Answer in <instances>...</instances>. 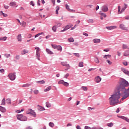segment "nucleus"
I'll use <instances>...</instances> for the list:
<instances>
[{
  "instance_id": "nucleus-37",
  "label": "nucleus",
  "mask_w": 129,
  "mask_h": 129,
  "mask_svg": "<svg viewBox=\"0 0 129 129\" xmlns=\"http://www.w3.org/2000/svg\"><path fill=\"white\" fill-rule=\"evenodd\" d=\"M66 8L67 10H68L69 12H71V9L70 8V6L68 5V4L66 5Z\"/></svg>"
},
{
  "instance_id": "nucleus-26",
  "label": "nucleus",
  "mask_w": 129,
  "mask_h": 129,
  "mask_svg": "<svg viewBox=\"0 0 129 129\" xmlns=\"http://www.w3.org/2000/svg\"><path fill=\"white\" fill-rule=\"evenodd\" d=\"M123 56H129V50H126L123 53Z\"/></svg>"
},
{
  "instance_id": "nucleus-27",
  "label": "nucleus",
  "mask_w": 129,
  "mask_h": 129,
  "mask_svg": "<svg viewBox=\"0 0 129 129\" xmlns=\"http://www.w3.org/2000/svg\"><path fill=\"white\" fill-rule=\"evenodd\" d=\"M7 39H8V37L7 36H5L4 37H0V41H7Z\"/></svg>"
},
{
  "instance_id": "nucleus-12",
  "label": "nucleus",
  "mask_w": 129,
  "mask_h": 129,
  "mask_svg": "<svg viewBox=\"0 0 129 129\" xmlns=\"http://www.w3.org/2000/svg\"><path fill=\"white\" fill-rule=\"evenodd\" d=\"M26 114H32L34 117H36V112H34V111H31V112H26Z\"/></svg>"
},
{
  "instance_id": "nucleus-35",
  "label": "nucleus",
  "mask_w": 129,
  "mask_h": 129,
  "mask_svg": "<svg viewBox=\"0 0 129 129\" xmlns=\"http://www.w3.org/2000/svg\"><path fill=\"white\" fill-rule=\"evenodd\" d=\"M22 121H26V120H27V117L25 116H22V118H21V120Z\"/></svg>"
},
{
  "instance_id": "nucleus-30",
  "label": "nucleus",
  "mask_w": 129,
  "mask_h": 129,
  "mask_svg": "<svg viewBox=\"0 0 129 129\" xmlns=\"http://www.w3.org/2000/svg\"><path fill=\"white\" fill-rule=\"evenodd\" d=\"M110 57H111V55H109V54L105 55H104V56H103V57H104L105 59H108V58H110Z\"/></svg>"
},
{
  "instance_id": "nucleus-63",
  "label": "nucleus",
  "mask_w": 129,
  "mask_h": 129,
  "mask_svg": "<svg viewBox=\"0 0 129 129\" xmlns=\"http://www.w3.org/2000/svg\"><path fill=\"white\" fill-rule=\"evenodd\" d=\"M69 76V74H67L65 76H64V78H66V79H67V78Z\"/></svg>"
},
{
  "instance_id": "nucleus-10",
  "label": "nucleus",
  "mask_w": 129,
  "mask_h": 129,
  "mask_svg": "<svg viewBox=\"0 0 129 129\" xmlns=\"http://www.w3.org/2000/svg\"><path fill=\"white\" fill-rule=\"evenodd\" d=\"M121 71L124 73V74H126V75H128L129 76V71L127 70H125V69L122 68L121 69Z\"/></svg>"
},
{
  "instance_id": "nucleus-13",
  "label": "nucleus",
  "mask_w": 129,
  "mask_h": 129,
  "mask_svg": "<svg viewBox=\"0 0 129 129\" xmlns=\"http://www.w3.org/2000/svg\"><path fill=\"white\" fill-rule=\"evenodd\" d=\"M17 39L18 42H22V34H19L17 36Z\"/></svg>"
},
{
  "instance_id": "nucleus-31",
  "label": "nucleus",
  "mask_w": 129,
  "mask_h": 129,
  "mask_svg": "<svg viewBox=\"0 0 129 129\" xmlns=\"http://www.w3.org/2000/svg\"><path fill=\"white\" fill-rule=\"evenodd\" d=\"M122 48L123 50H124V49H127V45L125 44H123L122 46Z\"/></svg>"
},
{
  "instance_id": "nucleus-14",
  "label": "nucleus",
  "mask_w": 129,
  "mask_h": 129,
  "mask_svg": "<svg viewBox=\"0 0 129 129\" xmlns=\"http://www.w3.org/2000/svg\"><path fill=\"white\" fill-rule=\"evenodd\" d=\"M107 30H112L113 29H116V26H108L106 27Z\"/></svg>"
},
{
  "instance_id": "nucleus-38",
  "label": "nucleus",
  "mask_w": 129,
  "mask_h": 129,
  "mask_svg": "<svg viewBox=\"0 0 129 129\" xmlns=\"http://www.w3.org/2000/svg\"><path fill=\"white\" fill-rule=\"evenodd\" d=\"M52 30L53 31V32H56V31H57V27L56 25H54L52 27Z\"/></svg>"
},
{
  "instance_id": "nucleus-49",
  "label": "nucleus",
  "mask_w": 129,
  "mask_h": 129,
  "mask_svg": "<svg viewBox=\"0 0 129 129\" xmlns=\"http://www.w3.org/2000/svg\"><path fill=\"white\" fill-rule=\"evenodd\" d=\"M63 85H64V86H66V87L69 86V83H67V82H64V83H63Z\"/></svg>"
},
{
  "instance_id": "nucleus-32",
  "label": "nucleus",
  "mask_w": 129,
  "mask_h": 129,
  "mask_svg": "<svg viewBox=\"0 0 129 129\" xmlns=\"http://www.w3.org/2000/svg\"><path fill=\"white\" fill-rule=\"evenodd\" d=\"M68 41L70 43H72V42H74V39L72 37H71L70 38L68 39Z\"/></svg>"
},
{
  "instance_id": "nucleus-24",
  "label": "nucleus",
  "mask_w": 129,
  "mask_h": 129,
  "mask_svg": "<svg viewBox=\"0 0 129 129\" xmlns=\"http://www.w3.org/2000/svg\"><path fill=\"white\" fill-rule=\"evenodd\" d=\"M56 49L57 51H60V52H62V46L60 45H57Z\"/></svg>"
},
{
  "instance_id": "nucleus-56",
  "label": "nucleus",
  "mask_w": 129,
  "mask_h": 129,
  "mask_svg": "<svg viewBox=\"0 0 129 129\" xmlns=\"http://www.w3.org/2000/svg\"><path fill=\"white\" fill-rule=\"evenodd\" d=\"M117 55L119 56V57H120V55H121V52L119 51L117 52Z\"/></svg>"
},
{
  "instance_id": "nucleus-29",
  "label": "nucleus",
  "mask_w": 129,
  "mask_h": 129,
  "mask_svg": "<svg viewBox=\"0 0 129 129\" xmlns=\"http://www.w3.org/2000/svg\"><path fill=\"white\" fill-rule=\"evenodd\" d=\"M107 126H108V127H112V126H113V123L112 122H110V123H108L107 124Z\"/></svg>"
},
{
  "instance_id": "nucleus-33",
  "label": "nucleus",
  "mask_w": 129,
  "mask_h": 129,
  "mask_svg": "<svg viewBox=\"0 0 129 129\" xmlns=\"http://www.w3.org/2000/svg\"><path fill=\"white\" fill-rule=\"evenodd\" d=\"M26 24L27 23L25 21H23L21 24V25H22V27H23V28H25L26 27Z\"/></svg>"
},
{
  "instance_id": "nucleus-7",
  "label": "nucleus",
  "mask_w": 129,
  "mask_h": 129,
  "mask_svg": "<svg viewBox=\"0 0 129 129\" xmlns=\"http://www.w3.org/2000/svg\"><path fill=\"white\" fill-rule=\"evenodd\" d=\"M72 27H73V25L72 24L67 25V26H66L65 28L63 30H61L60 32H65V31L69 30V29H70V28H71Z\"/></svg>"
},
{
  "instance_id": "nucleus-46",
  "label": "nucleus",
  "mask_w": 129,
  "mask_h": 129,
  "mask_svg": "<svg viewBox=\"0 0 129 129\" xmlns=\"http://www.w3.org/2000/svg\"><path fill=\"white\" fill-rule=\"evenodd\" d=\"M95 62L97 63V64H98L99 63V60H98V58L96 57L95 59Z\"/></svg>"
},
{
  "instance_id": "nucleus-62",
  "label": "nucleus",
  "mask_w": 129,
  "mask_h": 129,
  "mask_svg": "<svg viewBox=\"0 0 129 129\" xmlns=\"http://www.w3.org/2000/svg\"><path fill=\"white\" fill-rule=\"evenodd\" d=\"M85 129H91V127L88 126H85Z\"/></svg>"
},
{
  "instance_id": "nucleus-9",
  "label": "nucleus",
  "mask_w": 129,
  "mask_h": 129,
  "mask_svg": "<svg viewBox=\"0 0 129 129\" xmlns=\"http://www.w3.org/2000/svg\"><path fill=\"white\" fill-rule=\"evenodd\" d=\"M95 81L97 83H99V82H100V81H101V78L100 77H99V76H97L95 78Z\"/></svg>"
},
{
  "instance_id": "nucleus-58",
  "label": "nucleus",
  "mask_w": 129,
  "mask_h": 129,
  "mask_svg": "<svg viewBox=\"0 0 129 129\" xmlns=\"http://www.w3.org/2000/svg\"><path fill=\"white\" fill-rule=\"evenodd\" d=\"M15 58L16 60H19V59H20V55H16Z\"/></svg>"
},
{
  "instance_id": "nucleus-5",
  "label": "nucleus",
  "mask_w": 129,
  "mask_h": 129,
  "mask_svg": "<svg viewBox=\"0 0 129 129\" xmlns=\"http://www.w3.org/2000/svg\"><path fill=\"white\" fill-rule=\"evenodd\" d=\"M61 65L62 66H65V67H67V69H66V70H68V69H70V66L69 64L67 63V62H62Z\"/></svg>"
},
{
  "instance_id": "nucleus-19",
  "label": "nucleus",
  "mask_w": 129,
  "mask_h": 129,
  "mask_svg": "<svg viewBox=\"0 0 129 129\" xmlns=\"http://www.w3.org/2000/svg\"><path fill=\"white\" fill-rule=\"evenodd\" d=\"M120 118H121L122 119H123L124 120H125L127 121V122H129V119L125 116H120Z\"/></svg>"
},
{
  "instance_id": "nucleus-15",
  "label": "nucleus",
  "mask_w": 129,
  "mask_h": 129,
  "mask_svg": "<svg viewBox=\"0 0 129 129\" xmlns=\"http://www.w3.org/2000/svg\"><path fill=\"white\" fill-rule=\"evenodd\" d=\"M93 42H94V43L95 44H97L98 43H100V42H101L100 39H94L93 40Z\"/></svg>"
},
{
  "instance_id": "nucleus-47",
  "label": "nucleus",
  "mask_w": 129,
  "mask_h": 129,
  "mask_svg": "<svg viewBox=\"0 0 129 129\" xmlns=\"http://www.w3.org/2000/svg\"><path fill=\"white\" fill-rule=\"evenodd\" d=\"M64 81H63V80H60V81H59V82H58V84H64Z\"/></svg>"
},
{
  "instance_id": "nucleus-6",
  "label": "nucleus",
  "mask_w": 129,
  "mask_h": 129,
  "mask_svg": "<svg viewBox=\"0 0 129 129\" xmlns=\"http://www.w3.org/2000/svg\"><path fill=\"white\" fill-rule=\"evenodd\" d=\"M121 8H120V6H118V15L120 14H122V13H123V12H124V11L125 10V9L124 8H122L121 11Z\"/></svg>"
},
{
  "instance_id": "nucleus-16",
  "label": "nucleus",
  "mask_w": 129,
  "mask_h": 129,
  "mask_svg": "<svg viewBox=\"0 0 129 129\" xmlns=\"http://www.w3.org/2000/svg\"><path fill=\"white\" fill-rule=\"evenodd\" d=\"M29 53V50L27 49H24L21 51L22 55H25V54H28Z\"/></svg>"
},
{
  "instance_id": "nucleus-57",
  "label": "nucleus",
  "mask_w": 129,
  "mask_h": 129,
  "mask_svg": "<svg viewBox=\"0 0 129 129\" xmlns=\"http://www.w3.org/2000/svg\"><path fill=\"white\" fill-rule=\"evenodd\" d=\"M88 22H89V23H91L92 24H93V20H92V19H89V20H88Z\"/></svg>"
},
{
  "instance_id": "nucleus-2",
  "label": "nucleus",
  "mask_w": 129,
  "mask_h": 129,
  "mask_svg": "<svg viewBox=\"0 0 129 129\" xmlns=\"http://www.w3.org/2000/svg\"><path fill=\"white\" fill-rule=\"evenodd\" d=\"M35 50H36V57L38 60H40V51H41V49L38 47H36Z\"/></svg>"
},
{
  "instance_id": "nucleus-23",
  "label": "nucleus",
  "mask_w": 129,
  "mask_h": 129,
  "mask_svg": "<svg viewBox=\"0 0 129 129\" xmlns=\"http://www.w3.org/2000/svg\"><path fill=\"white\" fill-rule=\"evenodd\" d=\"M0 111L2 112H6L7 110L6 109V108H4V107L0 106Z\"/></svg>"
},
{
  "instance_id": "nucleus-60",
  "label": "nucleus",
  "mask_w": 129,
  "mask_h": 129,
  "mask_svg": "<svg viewBox=\"0 0 129 129\" xmlns=\"http://www.w3.org/2000/svg\"><path fill=\"white\" fill-rule=\"evenodd\" d=\"M46 107L48 108L51 107V104L50 103H47L46 104Z\"/></svg>"
},
{
  "instance_id": "nucleus-34",
  "label": "nucleus",
  "mask_w": 129,
  "mask_h": 129,
  "mask_svg": "<svg viewBox=\"0 0 129 129\" xmlns=\"http://www.w3.org/2000/svg\"><path fill=\"white\" fill-rule=\"evenodd\" d=\"M37 83H39L40 84H44L45 83V81L44 80H41V81H38L36 82Z\"/></svg>"
},
{
  "instance_id": "nucleus-11",
  "label": "nucleus",
  "mask_w": 129,
  "mask_h": 129,
  "mask_svg": "<svg viewBox=\"0 0 129 129\" xmlns=\"http://www.w3.org/2000/svg\"><path fill=\"white\" fill-rule=\"evenodd\" d=\"M9 6L10 7H15V8H17L18 6H17V2H12L10 3Z\"/></svg>"
},
{
  "instance_id": "nucleus-61",
  "label": "nucleus",
  "mask_w": 129,
  "mask_h": 129,
  "mask_svg": "<svg viewBox=\"0 0 129 129\" xmlns=\"http://www.w3.org/2000/svg\"><path fill=\"white\" fill-rule=\"evenodd\" d=\"M123 64L124 65V66H127V62L126 61L123 62Z\"/></svg>"
},
{
  "instance_id": "nucleus-43",
  "label": "nucleus",
  "mask_w": 129,
  "mask_h": 129,
  "mask_svg": "<svg viewBox=\"0 0 129 129\" xmlns=\"http://www.w3.org/2000/svg\"><path fill=\"white\" fill-rule=\"evenodd\" d=\"M33 93H34V94L37 95V94H39V90H34L33 91Z\"/></svg>"
},
{
  "instance_id": "nucleus-18",
  "label": "nucleus",
  "mask_w": 129,
  "mask_h": 129,
  "mask_svg": "<svg viewBox=\"0 0 129 129\" xmlns=\"http://www.w3.org/2000/svg\"><path fill=\"white\" fill-rule=\"evenodd\" d=\"M31 85H32V83L24 84L22 85V87H29V86H31Z\"/></svg>"
},
{
  "instance_id": "nucleus-25",
  "label": "nucleus",
  "mask_w": 129,
  "mask_h": 129,
  "mask_svg": "<svg viewBox=\"0 0 129 129\" xmlns=\"http://www.w3.org/2000/svg\"><path fill=\"white\" fill-rule=\"evenodd\" d=\"M56 11H55V14H56V15H58L59 14V10H60V7H59V6H57L56 7Z\"/></svg>"
},
{
  "instance_id": "nucleus-55",
  "label": "nucleus",
  "mask_w": 129,
  "mask_h": 129,
  "mask_svg": "<svg viewBox=\"0 0 129 129\" xmlns=\"http://www.w3.org/2000/svg\"><path fill=\"white\" fill-rule=\"evenodd\" d=\"M26 129H33V127L32 126H28L26 127Z\"/></svg>"
},
{
  "instance_id": "nucleus-22",
  "label": "nucleus",
  "mask_w": 129,
  "mask_h": 129,
  "mask_svg": "<svg viewBox=\"0 0 129 129\" xmlns=\"http://www.w3.org/2000/svg\"><path fill=\"white\" fill-rule=\"evenodd\" d=\"M23 114H18L17 115V119H19V120H22V118L23 117Z\"/></svg>"
},
{
  "instance_id": "nucleus-1",
  "label": "nucleus",
  "mask_w": 129,
  "mask_h": 129,
  "mask_svg": "<svg viewBox=\"0 0 129 129\" xmlns=\"http://www.w3.org/2000/svg\"><path fill=\"white\" fill-rule=\"evenodd\" d=\"M122 95V98L121 100H123L129 97V88L125 89L123 85L120 84L118 86L115 90L113 94L109 98V102L110 105H116L117 103H119V98L120 95Z\"/></svg>"
},
{
  "instance_id": "nucleus-48",
  "label": "nucleus",
  "mask_w": 129,
  "mask_h": 129,
  "mask_svg": "<svg viewBox=\"0 0 129 129\" xmlns=\"http://www.w3.org/2000/svg\"><path fill=\"white\" fill-rule=\"evenodd\" d=\"M0 13H2V15H3V16L4 17H8V15H7V14H5V13H3V11H1V12H0Z\"/></svg>"
},
{
  "instance_id": "nucleus-17",
  "label": "nucleus",
  "mask_w": 129,
  "mask_h": 129,
  "mask_svg": "<svg viewBox=\"0 0 129 129\" xmlns=\"http://www.w3.org/2000/svg\"><path fill=\"white\" fill-rule=\"evenodd\" d=\"M37 109H38V110H40V111H42V110H45V108H44L40 105H38Z\"/></svg>"
},
{
  "instance_id": "nucleus-45",
  "label": "nucleus",
  "mask_w": 129,
  "mask_h": 129,
  "mask_svg": "<svg viewBox=\"0 0 129 129\" xmlns=\"http://www.w3.org/2000/svg\"><path fill=\"white\" fill-rule=\"evenodd\" d=\"M79 67H83V66H84L83 62H82V61L80 62L79 63Z\"/></svg>"
},
{
  "instance_id": "nucleus-52",
  "label": "nucleus",
  "mask_w": 129,
  "mask_h": 129,
  "mask_svg": "<svg viewBox=\"0 0 129 129\" xmlns=\"http://www.w3.org/2000/svg\"><path fill=\"white\" fill-rule=\"evenodd\" d=\"M30 5L31 6H32V7H35V4H34V2L33 1H31L30 2Z\"/></svg>"
},
{
  "instance_id": "nucleus-39",
  "label": "nucleus",
  "mask_w": 129,
  "mask_h": 129,
  "mask_svg": "<svg viewBox=\"0 0 129 129\" xmlns=\"http://www.w3.org/2000/svg\"><path fill=\"white\" fill-rule=\"evenodd\" d=\"M43 34H44V32L39 33L35 35V38H37V37H39V36H41V35H43Z\"/></svg>"
},
{
  "instance_id": "nucleus-21",
  "label": "nucleus",
  "mask_w": 129,
  "mask_h": 129,
  "mask_svg": "<svg viewBox=\"0 0 129 129\" xmlns=\"http://www.w3.org/2000/svg\"><path fill=\"white\" fill-rule=\"evenodd\" d=\"M51 88H52V87L48 86L46 88V89L44 90V92H47V91H50V90H51Z\"/></svg>"
},
{
  "instance_id": "nucleus-53",
  "label": "nucleus",
  "mask_w": 129,
  "mask_h": 129,
  "mask_svg": "<svg viewBox=\"0 0 129 129\" xmlns=\"http://www.w3.org/2000/svg\"><path fill=\"white\" fill-rule=\"evenodd\" d=\"M57 46V45L55 44H51V46L52 47V48H53V49H56Z\"/></svg>"
},
{
  "instance_id": "nucleus-20",
  "label": "nucleus",
  "mask_w": 129,
  "mask_h": 129,
  "mask_svg": "<svg viewBox=\"0 0 129 129\" xmlns=\"http://www.w3.org/2000/svg\"><path fill=\"white\" fill-rule=\"evenodd\" d=\"M46 51L48 54H50V55H53L54 53H53V51H51L50 49L46 48Z\"/></svg>"
},
{
  "instance_id": "nucleus-59",
  "label": "nucleus",
  "mask_w": 129,
  "mask_h": 129,
  "mask_svg": "<svg viewBox=\"0 0 129 129\" xmlns=\"http://www.w3.org/2000/svg\"><path fill=\"white\" fill-rule=\"evenodd\" d=\"M109 49H108V48H107V49H104L103 50V51H104V52H109Z\"/></svg>"
},
{
  "instance_id": "nucleus-4",
  "label": "nucleus",
  "mask_w": 129,
  "mask_h": 129,
  "mask_svg": "<svg viewBox=\"0 0 129 129\" xmlns=\"http://www.w3.org/2000/svg\"><path fill=\"white\" fill-rule=\"evenodd\" d=\"M119 28L121 30H123L124 31H128L127 27H125V25L123 24H120L119 25Z\"/></svg>"
},
{
  "instance_id": "nucleus-28",
  "label": "nucleus",
  "mask_w": 129,
  "mask_h": 129,
  "mask_svg": "<svg viewBox=\"0 0 129 129\" xmlns=\"http://www.w3.org/2000/svg\"><path fill=\"white\" fill-rule=\"evenodd\" d=\"M12 100H11L10 98H8L7 100H6V102L7 103H8V104H12Z\"/></svg>"
},
{
  "instance_id": "nucleus-54",
  "label": "nucleus",
  "mask_w": 129,
  "mask_h": 129,
  "mask_svg": "<svg viewBox=\"0 0 129 129\" xmlns=\"http://www.w3.org/2000/svg\"><path fill=\"white\" fill-rule=\"evenodd\" d=\"M5 56L6 58H10V57H11V54H5Z\"/></svg>"
},
{
  "instance_id": "nucleus-50",
  "label": "nucleus",
  "mask_w": 129,
  "mask_h": 129,
  "mask_svg": "<svg viewBox=\"0 0 129 129\" xmlns=\"http://www.w3.org/2000/svg\"><path fill=\"white\" fill-rule=\"evenodd\" d=\"M74 55H75V56H76V57H79L80 56L79 53H74Z\"/></svg>"
},
{
  "instance_id": "nucleus-3",
  "label": "nucleus",
  "mask_w": 129,
  "mask_h": 129,
  "mask_svg": "<svg viewBox=\"0 0 129 129\" xmlns=\"http://www.w3.org/2000/svg\"><path fill=\"white\" fill-rule=\"evenodd\" d=\"M8 77H9L10 80H15L16 79V73H10L8 75Z\"/></svg>"
},
{
  "instance_id": "nucleus-44",
  "label": "nucleus",
  "mask_w": 129,
  "mask_h": 129,
  "mask_svg": "<svg viewBox=\"0 0 129 129\" xmlns=\"http://www.w3.org/2000/svg\"><path fill=\"white\" fill-rule=\"evenodd\" d=\"M82 89L83 90H84V91H87V90L88 89L87 88V87H84V86L82 87Z\"/></svg>"
},
{
  "instance_id": "nucleus-36",
  "label": "nucleus",
  "mask_w": 129,
  "mask_h": 129,
  "mask_svg": "<svg viewBox=\"0 0 129 129\" xmlns=\"http://www.w3.org/2000/svg\"><path fill=\"white\" fill-rule=\"evenodd\" d=\"M1 105H6V100L5 99V98L2 100Z\"/></svg>"
},
{
  "instance_id": "nucleus-41",
  "label": "nucleus",
  "mask_w": 129,
  "mask_h": 129,
  "mask_svg": "<svg viewBox=\"0 0 129 129\" xmlns=\"http://www.w3.org/2000/svg\"><path fill=\"white\" fill-rule=\"evenodd\" d=\"M49 125L51 127H54L55 124H54V123H53L52 122H50L49 123Z\"/></svg>"
},
{
  "instance_id": "nucleus-40",
  "label": "nucleus",
  "mask_w": 129,
  "mask_h": 129,
  "mask_svg": "<svg viewBox=\"0 0 129 129\" xmlns=\"http://www.w3.org/2000/svg\"><path fill=\"white\" fill-rule=\"evenodd\" d=\"M99 14H100L101 17H103L104 18H106V14H105V13H101Z\"/></svg>"
},
{
  "instance_id": "nucleus-51",
  "label": "nucleus",
  "mask_w": 129,
  "mask_h": 129,
  "mask_svg": "<svg viewBox=\"0 0 129 129\" xmlns=\"http://www.w3.org/2000/svg\"><path fill=\"white\" fill-rule=\"evenodd\" d=\"M106 62L109 64V65H111V64H112V62L108 59L106 60Z\"/></svg>"
},
{
  "instance_id": "nucleus-64",
  "label": "nucleus",
  "mask_w": 129,
  "mask_h": 129,
  "mask_svg": "<svg viewBox=\"0 0 129 129\" xmlns=\"http://www.w3.org/2000/svg\"><path fill=\"white\" fill-rule=\"evenodd\" d=\"M91 129H102V128L101 127L97 128L96 127H92Z\"/></svg>"
},
{
  "instance_id": "nucleus-42",
  "label": "nucleus",
  "mask_w": 129,
  "mask_h": 129,
  "mask_svg": "<svg viewBox=\"0 0 129 129\" xmlns=\"http://www.w3.org/2000/svg\"><path fill=\"white\" fill-rule=\"evenodd\" d=\"M123 85L124 86H124H124H125V87L128 86V82H127V81L124 82Z\"/></svg>"
},
{
  "instance_id": "nucleus-8",
  "label": "nucleus",
  "mask_w": 129,
  "mask_h": 129,
  "mask_svg": "<svg viewBox=\"0 0 129 129\" xmlns=\"http://www.w3.org/2000/svg\"><path fill=\"white\" fill-rule=\"evenodd\" d=\"M101 10L102 12L106 13V12L108 11V7H107V6H106V5H104L102 7Z\"/></svg>"
}]
</instances>
